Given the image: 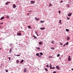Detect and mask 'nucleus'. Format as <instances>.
<instances>
[{"label":"nucleus","instance_id":"obj_13","mask_svg":"<svg viewBox=\"0 0 73 73\" xmlns=\"http://www.w3.org/2000/svg\"><path fill=\"white\" fill-rule=\"evenodd\" d=\"M70 39V37H67V40H69Z\"/></svg>","mask_w":73,"mask_h":73},{"label":"nucleus","instance_id":"obj_23","mask_svg":"<svg viewBox=\"0 0 73 73\" xmlns=\"http://www.w3.org/2000/svg\"><path fill=\"white\" fill-rule=\"evenodd\" d=\"M40 55H41L42 56V55H43V54L42 52L40 53Z\"/></svg>","mask_w":73,"mask_h":73},{"label":"nucleus","instance_id":"obj_5","mask_svg":"<svg viewBox=\"0 0 73 73\" xmlns=\"http://www.w3.org/2000/svg\"><path fill=\"white\" fill-rule=\"evenodd\" d=\"M10 3H11V2L7 1V2L5 4H6V5H8Z\"/></svg>","mask_w":73,"mask_h":73},{"label":"nucleus","instance_id":"obj_46","mask_svg":"<svg viewBox=\"0 0 73 73\" xmlns=\"http://www.w3.org/2000/svg\"><path fill=\"white\" fill-rule=\"evenodd\" d=\"M62 2H63L62 1H61L60 2V3H62Z\"/></svg>","mask_w":73,"mask_h":73},{"label":"nucleus","instance_id":"obj_21","mask_svg":"<svg viewBox=\"0 0 73 73\" xmlns=\"http://www.w3.org/2000/svg\"><path fill=\"white\" fill-rule=\"evenodd\" d=\"M36 49H38V50H40V47H36Z\"/></svg>","mask_w":73,"mask_h":73},{"label":"nucleus","instance_id":"obj_10","mask_svg":"<svg viewBox=\"0 0 73 73\" xmlns=\"http://www.w3.org/2000/svg\"><path fill=\"white\" fill-rule=\"evenodd\" d=\"M21 34L20 33H19L17 34V36H21Z\"/></svg>","mask_w":73,"mask_h":73},{"label":"nucleus","instance_id":"obj_14","mask_svg":"<svg viewBox=\"0 0 73 73\" xmlns=\"http://www.w3.org/2000/svg\"><path fill=\"white\" fill-rule=\"evenodd\" d=\"M27 27L29 28H30V29H32V27H31V26H28Z\"/></svg>","mask_w":73,"mask_h":73},{"label":"nucleus","instance_id":"obj_15","mask_svg":"<svg viewBox=\"0 0 73 73\" xmlns=\"http://www.w3.org/2000/svg\"><path fill=\"white\" fill-rule=\"evenodd\" d=\"M40 29H41V30H44V29H45V28H40Z\"/></svg>","mask_w":73,"mask_h":73},{"label":"nucleus","instance_id":"obj_2","mask_svg":"<svg viewBox=\"0 0 73 73\" xmlns=\"http://www.w3.org/2000/svg\"><path fill=\"white\" fill-rule=\"evenodd\" d=\"M35 20L36 21H38L39 20H40V18H36V17H35Z\"/></svg>","mask_w":73,"mask_h":73},{"label":"nucleus","instance_id":"obj_52","mask_svg":"<svg viewBox=\"0 0 73 73\" xmlns=\"http://www.w3.org/2000/svg\"><path fill=\"white\" fill-rule=\"evenodd\" d=\"M29 13H27V15H29Z\"/></svg>","mask_w":73,"mask_h":73},{"label":"nucleus","instance_id":"obj_40","mask_svg":"<svg viewBox=\"0 0 73 73\" xmlns=\"http://www.w3.org/2000/svg\"><path fill=\"white\" fill-rule=\"evenodd\" d=\"M6 72H8V70H6Z\"/></svg>","mask_w":73,"mask_h":73},{"label":"nucleus","instance_id":"obj_54","mask_svg":"<svg viewBox=\"0 0 73 73\" xmlns=\"http://www.w3.org/2000/svg\"><path fill=\"white\" fill-rule=\"evenodd\" d=\"M71 2H72V1H71Z\"/></svg>","mask_w":73,"mask_h":73},{"label":"nucleus","instance_id":"obj_9","mask_svg":"<svg viewBox=\"0 0 73 73\" xmlns=\"http://www.w3.org/2000/svg\"><path fill=\"white\" fill-rule=\"evenodd\" d=\"M50 69H52V64H50Z\"/></svg>","mask_w":73,"mask_h":73},{"label":"nucleus","instance_id":"obj_8","mask_svg":"<svg viewBox=\"0 0 73 73\" xmlns=\"http://www.w3.org/2000/svg\"><path fill=\"white\" fill-rule=\"evenodd\" d=\"M31 4H35V1H31Z\"/></svg>","mask_w":73,"mask_h":73},{"label":"nucleus","instance_id":"obj_31","mask_svg":"<svg viewBox=\"0 0 73 73\" xmlns=\"http://www.w3.org/2000/svg\"><path fill=\"white\" fill-rule=\"evenodd\" d=\"M67 7H70V6H69V4H67Z\"/></svg>","mask_w":73,"mask_h":73},{"label":"nucleus","instance_id":"obj_3","mask_svg":"<svg viewBox=\"0 0 73 73\" xmlns=\"http://www.w3.org/2000/svg\"><path fill=\"white\" fill-rule=\"evenodd\" d=\"M27 68H25L24 69V72H27Z\"/></svg>","mask_w":73,"mask_h":73},{"label":"nucleus","instance_id":"obj_43","mask_svg":"<svg viewBox=\"0 0 73 73\" xmlns=\"http://www.w3.org/2000/svg\"><path fill=\"white\" fill-rule=\"evenodd\" d=\"M52 6V5L51 4H50L49 5V7H50V6Z\"/></svg>","mask_w":73,"mask_h":73},{"label":"nucleus","instance_id":"obj_7","mask_svg":"<svg viewBox=\"0 0 73 73\" xmlns=\"http://www.w3.org/2000/svg\"><path fill=\"white\" fill-rule=\"evenodd\" d=\"M72 13H70L69 14H68V16H71V15H72Z\"/></svg>","mask_w":73,"mask_h":73},{"label":"nucleus","instance_id":"obj_38","mask_svg":"<svg viewBox=\"0 0 73 73\" xmlns=\"http://www.w3.org/2000/svg\"><path fill=\"white\" fill-rule=\"evenodd\" d=\"M54 42H53V41H52V42H51V44H53V43H54Z\"/></svg>","mask_w":73,"mask_h":73},{"label":"nucleus","instance_id":"obj_25","mask_svg":"<svg viewBox=\"0 0 73 73\" xmlns=\"http://www.w3.org/2000/svg\"><path fill=\"white\" fill-rule=\"evenodd\" d=\"M51 49H53V50H54V47H52L51 48Z\"/></svg>","mask_w":73,"mask_h":73},{"label":"nucleus","instance_id":"obj_35","mask_svg":"<svg viewBox=\"0 0 73 73\" xmlns=\"http://www.w3.org/2000/svg\"><path fill=\"white\" fill-rule=\"evenodd\" d=\"M6 17H7V18H8H8H9V17L8 15L6 16Z\"/></svg>","mask_w":73,"mask_h":73},{"label":"nucleus","instance_id":"obj_27","mask_svg":"<svg viewBox=\"0 0 73 73\" xmlns=\"http://www.w3.org/2000/svg\"><path fill=\"white\" fill-rule=\"evenodd\" d=\"M54 68H55V67H52L51 69H54Z\"/></svg>","mask_w":73,"mask_h":73},{"label":"nucleus","instance_id":"obj_34","mask_svg":"<svg viewBox=\"0 0 73 73\" xmlns=\"http://www.w3.org/2000/svg\"><path fill=\"white\" fill-rule=\"evenodd\" d=\"M52 57H53V56H49V58H52Z\"/></svg>","mask_w":73,"mask_h":73},{"label":"nucleus","instance_id":"obj_12","mask_svg":"<svg viewBox=\"0 0 73 73\" xmlns=\"http://www.w3.org/2000/svg\"><path fill=\"white\" fill-rule=\"evenodd\" d=\"M24 62V60L22 59L21 61L20 62V63H23Z\"/></svg>","mask_w":73,"mask_h":73},{"label":"nucleus","instance_id":"obj_55","mask_svg":"<svg viewBox=\"0 0 73 73\" xmlns=\"http://www.w3.org/2000/svg\"><path fill=\"white\" fill-rule=\"evenodd\" d=\"M30 12H31V11H30Z\"/></svg>","mask_w":73,"mask_h":73},{"label":"nucleus","instance_id":"obj_11","mask_svg":"<svg viewBox=\"0 0 73 73\" xmlns=\"http://www.w3.org/2000/svg\"><path fill=\"white\" fill-rule=\"evenodd\" d=\"M64 44L66 45H68L69 44V42H67L66 43Z\"/></svg>","mask_w":73,"mask_h":73},{"label":"nucleus","instance_id":"obj_39","mask_svg":"<svg viewBox=\"0 0 73 73\" xmlns=\"http://www.w3.org/2000/svg\"><path fill=\"white\" fill-rule=\"evenodd\" d=\"M46 67H48V68H49V65H46Z\"/></svg>","mask_w":73,"mask_h":73},{"label":"nucleus","instance_id":"obj_17","mask_svg":"<svg viewBox=\"0 0 73 73\" xmlns=\"http://www.w3.org/2000/svg\"><path fill=\"white\" fill-rule=\"evenodd\" d=\"M59 23L60 24H61V20H60L59 22Z\"/></svg>","mask_w":73,"mask_h":73},{"label":"nucleus","instance_id":"obj_32","mask_svg":"<svg viewBox=\"0 0 73 73\" xmlns=\"http://www.w3.org/2000/svg\"><path fill=\"white\" fill-rule=\"evenodd\" d=\"M33 37L35 38H37V37H36V36H33Z\"/></svg>","mask_w":73,"mask_h":73},{"label":"nucleus","instance_id":"obj_41","mask_svg":"<svg viewBox=\"0 0 73 73\" xmlns=\"http://www.w3.org/2000/svg\"><path fill=\"white\" fill-rule=\"evenodd\" d=\"M8 58L9 59V60H11V57H8Z\"/></svg>","mask_w":73,"mask_h":73},{"label":"nucleus","instance_id":"obj_56","mask_svg":"<svg viewBox=\"0 0 73 73\" xmlns=\"http://www.w3.org/2000/svg\"><path fill=\"white\" fill-rule=\"evenodd\" d=\"M1 24V23H0V24Z\"/></svg>","mask_w":73,"mask_h":73},{"label":"nucleus","instance_id":"obj_6","mask_svg":"<svg viewBox=\"0 0 73 73\" xmlns=\"http://www.w3.org/2000/svg\"><path fill=\"white\" fill-rule=\"evenodd\" d=\"M13 7L14 8H15L16 7V5L15 4H13Z\"/></svg>","mask_w":73,"mask_h":73},{"label":"nucleus","instance_id":"obj_26","mask_svg":"<svg viewBox=\"0 0 73 73\" xmlns=\"http://www.w3.org/2000/svg\"><path fill=\"white\" fill-rule=\"evenodd\" d=\"M39 58H40V57H41V55H38V56Z\"/></svg>","mask_w":73,"mask_h":73},{"label":"nucleus","instance_id":"obj_48","mask_svg":"<svg viewBox=\"0 0 73 73\" xmlns=\"http://www.w3.org/2000/svg\"><path fill=\"white\" fill-rule=\"evenodd\" d=\"M53 73H56V72L54 71L53 72Z\"/></svg>","mask_w":73,"mask_h":73},{"label":"nucleus","instance_id":"obj_24","mask_svg":"<svg viewBox=\"0 0 73 73\" xmlns=\"http://www.w3.org/2000/svg\"><path fill=\"white\" fill-rule=\"evenodd\" d=\"M44 21H40V23H43V22H44Z\"/></svg>","mask_w":73,"mask_h":73},{"label":"nucleus","instance_id":"obj_53","mask_svg":"<svg viewBox=\"0 0 73 73\" xmlns=\"http://www.w3.org/2000/svg\"><path fill=\"white\" fill-rule=\"evenodd\" d=\"M37 36H38V35H37Z\"/></svg>","mask_w":73,"mask_h":73},{"label":"nucleus","instance_id":"obj_44","mask_svg":"<svg viewBox=\"0 0 73 73\" xmlns=\"http://www.w3.org/2000/svg\"><path fill=\"white\" fill-rule=\"evenodd\" d=\"M1 25H3V23H1Z\"/></svg>","mask_w":73,"mask_h":73},{"label":"nucleus","instance_id":"obj_20","mask_svg":"<svg viewBox=\"0 0 73 73\" xmlns=\"http://www.w3.org/2000/svg\"><path fill=\"white\" fill-rule=\"evenodd\" d=\"M19 60H17L16 61V63H17V64H18V63H19Z\"/></svg>","mask_w":73,"mask_h":73},{"label":"nucleus","instance_id":"obj_16","mask_svg":"<svg viewBox=\"0 0 73 73\" xmlns=\"http://www.w3.org/2000/svg\"><path fill=\"white\" fill-rule=\"evenodd\" d=\"M4 17H2L1 18L0 20H3V19H4Z\"/></svg>","mask_w":73,"mask_h":73},{"label":"nucleus","instance_id":"obj_4","mask_svg":"<svg viewBox=\"0 0 73 73\" xmlns=\"http://www.w3.org/2000/svg\"><path fill=\"white\" fill-rule=\"evenodd\" d=\"M56 68L58 69V70H60V67L58 66H56Z\"/></svg>","mask_w":73,"mask_h":73},{"label":"nucleus","instance_id":"obj_30","mask_svg":"<svg viewBox=\"0 0 73 73\" xmlns=\"http://www.w3.org/2000/svg\"><path fill=\"white\" fill-rule=\"evenodd\" d=\"M45 70L46 71H48V69L46 68H44Z\"/></svg>","mask_w":73,"mask_h":73},{"label":"nucleus","instance_id":"obj_50","mask_svg":"<svg viewBox=\"0 0 73 73\" xmlns=\"http://www.w3.org/2000/svg\"><path fill=\"white\" fill-rule=\"evenodd\" d=\"M0 50H1V48H0Z\"/></svg>","mask_w":73,"mask_h":73},{"label":"nucleus","instance_id":"obj_49","mask_svg":"<svg viewBox=\"0 0 73 73\" xmlns=\"http://www.w3.org/2000/svg\"><path fill=\"white\" fill-rule=\"evenodd\" d=\"M10 45H12V44H10Z\"/></svg>","mask_w":73,"mask_h":73},{"label":"nucleus","instance_id":"obj_51","mask_svg":"<svg viewBox=\"0 0 73 73\" xmlns=\"http://www.w3.org/2000/svg\"><path fill=\"white\" fill-rule=\"evenodd\" d=\"M71 70H73V68L71 69Z\"/></svg>","mask_w":73,"mask_h":73},{"label":"nucleus","instance_id":"obj_28","mask_svg":"<svg viewBox=\"0 0 73 73\" xmlns=\"http://www.w3.org/2000/svg\"><path fill=\"white\" fill-rule=\"evenodd\" d=\"M66 31H67V32H69V29H66Z\"/></svg>","mask_w":73,"mask_h":73},{"label":"nucleus","instance_id":"obj_47","mask_svg":"<svg viewBox=\"0 0 73 73\" xmlns=\"http://www.w3.org/2000/svg\"><path fill=\"white\" fill-rule=\"evenodd\" d=\"M65 44L63 45V46H64V47L65 46Z\"/></svg>","mask_w":73,"mask_h":73},{"label":"nucleus","instance_id":"obj_42","mask_svg":"<svg viewBox=\"0 0 73 73\" xmlns=\"http://www.w3.org/2000/svg\"><path fill=\"white\" fill-rule=\"evenodd\" d=\"M58 13H61V11H58Z\"/></svg>","mask_w":73,"mask_h":73},{"label":"nucleus","instance_id":"obj_33","mask_svg":"<svg viewBox=\"0 0 73 73\" xmlns=\"http://www.w3.org/2000/svg\"><path fill=\"white\" fill-rule=\"evenodd\" d=\"M67 18L68 20H69V19H70V18L68 17H67Z\"/></svg>","mask_w":73,"mask_h":73},{"label":"nucleus","instance_id":"obj_1","mask_svg":"<svg viewBox=\"0 0 73 73\" xmlns=\"http://www.w3.org/2000/svg\"><path fill=\"white\" fill-rule=\"evenodd\" d=\"M68 60L69 61H71V58H70V56H69L68 57Z\"/></svg>","mask_w":73,"mask_h":73},{"label":"nucleus","instance_id":"obj_29","mask_svg":"<svg viewBox=\"0 0 73 73\" xmlns=\"http://www.w3.org/2000/svg\"><path fill=\"white\" fill-rule=\"evenodd\" d=\"M20 55H15V56H20Z\"/></svg>","mask_w":73,"mask_h":73},{"label":"nucleus","instance_id":"obj_45","mask_svg":"<svg viewBox=\"0 0 73 73\" xmlns=\"http://www.w3.org/2000/svg\"><path fill=\"white\" fill-rule=\"evenodd\" d=\"M36 33L37 35H38V33H37V32H36Z\"/></svg>","mask_w":73,"mask_h":73},{"label":"nucleus","instance_id":"obj_36","mask_svg":"<svg viewBox=\"0 0 73 73\" xmlns=\"http://www.w3.org/2000/svg\"><path fill=\"white\" fill-rule=\"evenodd\" d=\"M57 57H59V56H60V54H58L57 55Z\"/></svg>","mask_w":73,"mask_h":73},{"label":"nucleus","instance_id":"obj_37","mask_svg":"<svg viewBox=\"0 0 73 73\" xmlns=\"http://www.w3.org/2000/svg\"><path fill=\"white\" fill-rule=\"evenodd\" d=\"M59 43L61 44V45H62V43L60 42Z\"/></svg>","mask_w":73,"mask_h":73},{"label":"nucleus","instance_id":"obj_22","mask_svg":"<svg viewBox=\"0 0 73 73\" xmlns=\"http://www.w3.org/2000/svg\"><path fill=\"white\" fill-rule=\"evenodd\" d=\"M39 45H41V44H42V42H39Z\"/></svg>","mask_w":73,"mask_h":73},{"label":"nucleus","instance_id":"obj_57","mask_svg":"<svg viewBox=\"0 0 73 73\" xmlns=\"http://www.w3.org/2000/svg\"><path fill=\"white\" fill-rule=\"evenodd\" d=\"M72 0V1H73V0Z\"/></svg>","mask_w":73,"mask_h":73},{"label":"nucleus","instance_id":"obj_18","mask_svg":"<svg viewBox=\"0 0 73 73\" xmlns=\"http://www.w3.org/2000/svg\"><path fill=\"white\" fill-rule=\"evenodd\" d=\"M11 52H12V48H11L9 52V53H11Z\"/></svg>","mask_w":73,"mask_h":73},{"label":"nucleus","instance_id":"obj_19","mask_svg":"<svg viewBox=\"0 0 73 73\" xmlns=\"http://www.w3.org/2000/svg\"><path fill=\"white\" fill-rule=\"evenodd\" d=\"M40 54L39 53H37L36 54V56H38V55Z\"/></svg>","mask_w":73,"mask_h":73}]
</instances>
